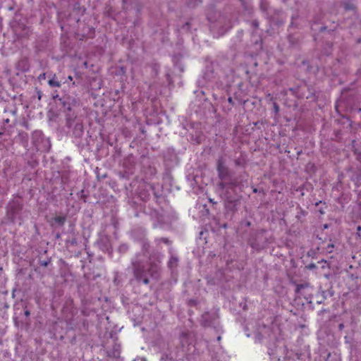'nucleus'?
I'll return each instance as SVG.
<instances>
[{
  "instance_id": "6e6552de",
  "label": "nucleus",
  "mask_w": 361,
  "mask_h": 361,
  "mask_svg": "<svg viewBox=\"0 0 361 361\" xmlns=\"http://www.w3.org/2000/svg\"><path fill=\"white\" fill-rule=\"evenodd\" d=\"M128 250L129 246L126 243L120 245L118 248V252L121 253H126Z\"/></svg>"
},
{
  "instance_id": "20e7f679",
  "label": "nucleus",
  "mask_w": 361,
  "mask_h": 361,
  "mask_svg": "<svg viewBox=\"0 0 361 361\" xmlns=\"http://www.w3.org/2000/svg\"><path fill=\"white\" fill-rule=\"evenodd\" d=\"M22 209V204L18 202H11L8 207V216L14 221L16 215Z\"/></svg>"
},
{
  "instance_id": "423d86ee",
  "label": "nucleus",
  "mask_w": 361,
  "mask_h": 361,
  "mask_svg": "<svg viewBox=\"0 0 361 361\" xmlns=\"http://www.w3.org/2000/svg\"><path fill=\"white\" fill-rule=\"evenodd\" d=\"M54 221L58 226H61L66 222V217L65 216H57L54 218Z\"/></svg>"
},
{
  "instance_id": "4468645a",
  "label": "nucleus",
  "mask_w": 361,
  "mask_h": 361,
  "mask_svg": "<svg viewBox=\"0 0 361 361\" xmlns=\"http://www.w3.org/2000/svg\"><path fill=\"white\" fill-rule=\"evenodd\" d=\"M332 248H334V245L333 244H330L327 246L326 247V250L329 252H332Z\"/></svg>"
},
{
  "instance_id": "0eeeda50",
  "label": "nucleus",
  "mask_w": 361,
  "mask_h": 361,
  "mask_svg": "<svg viewBox=\"0 0 361 361\" xmlns=\"http://www.w3.org/2000/svg\"><path fill=\"white\" fill-rule=\"evenodd\" d=\"M48 84L51 87H61V82L59 80H56L55 75H54V77L51 79L49 80Z\"/></svg>"
},
{
  "instance_id": "393cba45",
  "label": "nucleus",
  "mask_w": 361,
  "mask_h": 361,
  "mask_svg": "<svg viewBox=\"0 0 361 361\" xmlns=\"http://www.w3.org/2000/svg\"><path fill=\"white\" fill-rule=\"evenodd\" d=\"M351 7L345 6V9H350Z\"/></svg>"
},
{
  "instance_id": "2f4dec72",
  "label": "nucleus",
  "mask_w": 361,
  "mask_h": 361,
  "mask_svg": "<svg viewBox=\"0 0 361 361\" xmlns=\"http://www.w3.org/2000/svg\"><path fill=\"white\" fill-rule=\"evenodd\" d=\"M140 361H146L145 360H140Z\"/></svg>"
},
{
  "instance_id": "cd10ccee",
  "label": "nucleus",
  "mask_w": 361,
  "mask_h": 361,
  "mask_svg": "<svg viewBox=\"0 0 361 361\" xmlns=\"http://www.w3.org/2000/svg\"><path fill=\"white\" fill-rule=\"evenodd\" d=\"M253 192H257V189H254V190H253Z\"/></svg>"
},
{
  "instance_id": "c756f323",
  "label": "nucleus",
  "mask_w": 361,
  "mask_h": 361,
  "mask_svg": "<svg viewBox=\"0 0 361 361\" xmlns=\"http://www.w3.org/2000/svg\"><path fill=\"white\" fill-rule=\"evenodd\" d=\"M250 222H247V226H250Z\"/></svg>"
},
{
  "instance_id": "7c9ffc66",
  "label": "nucleus",
  "mask_w": 361,
  "mask_h": 361,
  "mask_svg": "<svg viewBox=\"0 0 361 361\" xmlns=\"http://www.w3.org/2000/svg\"><path fill=\"white\" fill-rule=\"evenodd\" d=\"M284 361H292V360H290V359H288V360H285Z\"/></svg>"
},
{
  "instance_id": "7ed1b4c3",
  "label": "nucleus",
  "mask_w": 361,
  "mask_h": 361,
  "mask_svg": "<svg viewBox=\"0 0 361 361\" xmlns=\"http://www.w3.org/2000/svg\"><path fill=\"white\" fill-rule=\"evenodd\" d=\"M229 181L235 182V184L233 185V187H226L225 188L218 189L221 191V196L226 202V207L233 209L239 200L236 189L239 186L240 183L237 178H230Z\"/></svg>"
},
{
  "instance_id": "ddd939ff",
  "label": "nucleus",
  "mask_w": 361,
  "mask_h": 361,
  "mask_svg": "<svg viewBox=\"0 0 361 361\" xmlns=\"http://www.w3.org/2000/svg\"><path fill=\"white\" fill-rule=\"evenodd\" d=\"M230 28V26H228L226 28H222L221 30L218 32L219 35H224L228 29Z\"/></svg>"
},
{
  "instance_id": "412c9836",
  "label": "nucleus",
  "mask_w": 361,
  "mask_h": 361,
  "mask_svg": "<svg viewBox=\"0 0 361 361\" xmlns=\"http://www.w3.org/2000/svg\"><path fill=\"white\" fill-rule=\"evenodd\" d=\"M59 101L61 102V104L65 106V102H62V99H59Z\"/></svg>"
},
{
  "instance_id": "f257e3e1",
  "label": "nucleus",
  "mask_w": 361,
  "mask_h": 361,
  "mask_svg": "<svg viewBox=\"0 0 361 361\" xmlns=\"http://www.w3.org/2000/svg\"><path fill=\"white\" fill-rule=\"evenodd\" d=\"M142 252L135 255L131 260L133 274L137 281H142L145 284L149 283V277L157 279L160 271L158 263L149 262L147 266L145 265L147 259L149 258V243L147 240L143 239L140 241Z\"/></svg>"
},
{
  "instance_id": "9d476101",
  "label": "nucleus",
  "mask_w": 361,
  "mask_h": 361,
  "mask_svg": "<svg viewBox=\"0 0 361 361\" xmlns=\"http://www.w3.org/2000/svg\"><path fill=\"white\" fill-rule=\"evenodd\" d=\"M49 263H50V260L49 259V260H46V261L44 260V261H40L39 262V264L42 267H47L49 264Z\"/></svg>"
},
{
  "instance_id": "4be33fe9",
  "label": "nucleus",
  "mask_w": 361,
  "mask_h": 361,
  "mask_svg": "<svg viewBox=\"0 0 361 361\" xmlns=\"http://www.w3.org/2000/svg\"><path fill=\"white\" fill-rule=\"evenodd\" d=\"M4 122H5V123H9V119H8V118H7V119H5V120H4Z\"/></svg>"
},
{
  "instance_id": "5701e85b",
  "label": "nucleus",
  "mask_w": 361,
  "mask_h": 361,
  "mask_svg": "<svg viewBox=\"0 0 361 361\" xmlns=\"http://www.w3.org/2000/svg\"><path fill=\"white\" fill-rule=\"evenodd\" d=\"M68 80H73L72 76H68Z\"/></svg>"
},
{
  "instance_id": "6ab92c4d",
  "label": "nucleus",
  "mask_w": 361,
  "mask_h": 361,
  "mask_svg": "<svg viewBox=\"0 0 361 361\" xmlns=\"http://www.w3.org/2000/svg\"><path fill=\"white\" fill-rule=\"evenodd\" d=\"M343 328H344V325H343V324H340L338 325V329H339V330H342Z\"/></svg>"
},
{
  "instance_id": "bb28decb",
  "label": "nucleus",
  "mask_w": 361,
  "mask_h": 361,
  "mask_svg": "<svg viewBox=\"0 0 361 361\" xmlns=\"http://www.w3.org/2000/svg\"><path fill=\"white\" fill-rule=\"evenodd\" d=\"M67 109H68V110H71V107H70V106H68L67 107Z\"/></svg>"
},
{
  "instance_id": "f8f14e48",
  "label": "nucleus",
  "mask_w": 361,
  "mask_h": 361,
  "mask_svg": "<svg viewBox=\"0 0 361 361\" xmlns=\"http://www.w3.org/2000/svg\"><path fill=\"white\" fill-rule=\"evenodd\" d=\"M177 261L176 257H171L169 262V266L171 267L173 264H176Z\"/></svg>"
},
{
  "instance_id": "c85d7f7f",
  "label": "nucleus",
  "mask_w": 361,
  "mask_h": 361,
  "mask_svg": "<svg viewBox=\"0 0 361 361\" xmlns=\"http://www.w3.org/2000/svg\"><path fill=\"white\" fill-rule=\"evenodd\" d=\"M315 267L314 264L310 265V267Z\"/></svg>"
},
{
  "instance_id": "9b49d317",
  "label": "nucleus",
  "mask_w": 361,
  "mask_h": 361,
  "mask_svg": "<svg viewBox=\"0 0 361 361\" xmlns=\"http://www.w3.org/2000/svg\"><path fill=\"white\" fill-rule=\"evenodd\" d=\"M220 23H212V24L210 25L211 30H212V31H214L215 30H216V29L219 27V25Z\"/></svg>"
},
{
  "instance_id": "b1692460",
  "label": "nucleus",
  "mask_w": 361,
  "mask_h": 361,
  "mask_svg": "<svg viewBox=\"0 0 361 361\" xmlns=\"http://www.w3.org/2000/svg\"><path fill=\"white\" fill-rule=\"evenodd\" d=\"M228 102H232V99H231V97H230V98H228Z\"/></svg>"
},
{
  "instance_id": "39448f33",
  "label": "nucleus",
  "mask_w": 361,
  "mask_h": 361,
  "mask_svg": "<svg viewBox=\"0 0 361 361\" xmlns=\"http://www.w3.org/2000/svg\"><path fill=\"white\" fill-rule=\"evenodd\" d=\"M83 133V126L81 123H76L74 127L73 133L75 137H80Z\"/></svg>"
},
{
  "instance_id": "a211bd4d",
  "label": "nucleus",
  "mask_w": 361,
  "mask_h": 361,
  "mask_svg": "<svg viewBox=\"0 0 361 361\" xmlns=\"http://www.w3.org/2000/svg\"><path fill=\"white\" fill-rule=\"evenodd\" d=\"M45 77H46V74L45 73H42V74L39 75V80L45 79Z\"/></svg>"
},
{
  "instance_id": "1a4fd4ad",
  "label": "nucleus",
  "mask_w": 361,
  "mask_h": 361,
  "mask_svg": "<svg viewBox=\"0 0 361 361\" xmlns=\"http://www.w3.org/2000/svg\"><path fill=\"white\" fill-rule=\"evenodd\" d=\"M156 243L159 245L160 243H164L165 244H169L170 243V241L168 238H157L155 240Z\"/></svg>"
},
{
  "instance_id": "a878e982",
  "label": "nucleus",
  "mask_w": 361,
  "mask_h": 361,
  "mask_svg": "<svg viewBox=\"0 0 361 361\" xmlns=\"http://www.w3.org/2000/svg\"><path fill=\"white\" fill-rule=\"evenodd\" d=\"M217 339H218V341H220L221 340V336H218Z\"/></svg>"
},
{
  "instance_id": "f3484780",
  "label": "nucleus",
  "mask_w": 361,
  "mask_h": 361,
  "mask_svg": "<svg viewBox=\"0 0 361 361\" xmlns=\"http://www.w3.org/2000/svg\"><path fill=\"white\" fill-rule=\"evenodd\" d=\"M274 108L275 112L278 113L279 108V106L276 103L274 104Z\"/></svg>"
},
{
  "instance_id": "aec40b11",
  "label": "nucleus",
  "mask_w": 361,
  "mask_h": 361,
  "mask_svg": "<svg viewBox=\"0 0 361 361\" xmlns=\"http://www.w3.org/2000/svg\"><path fill=\"white\" fill-rule=\"evenodd\" d=\"M30 314V311H29V310H25V315L26 317H28Z\"/></svg>"
},
{
  "instance_id": "2eb2a0df",
  "label": "nucleus",
  "mask_w": 361,
  "mask_h": 361,
  "mask_svg": "<svg viewBox=\"0 0 361 361\" xmlns=\"http://www.w3.org/2000/svg\"><path fill=\"white\" fill-rule=\"evenodd\" d=\"M252 25L255 27H257L259 26V23L257 20H255L252 22Z\"/></svg>"
},
{
  "instance_id": "f03ea898",
  "label": "nucleus",
  "mask_w": 361,
  "mask_h": 361,
  "mask_svg": "<svg viewBox=\"0 0 361 361\" xmlns=\"http://www.w3.org/2000/svg\"><path fill=\"white\" fill-rule=\"evenodd\" d=\"M216 171L220 181L217 183L218 188H232L235 184L233 181H229L230 178H234L231 175V171L226 165V159L221 156L216 161Z\"/></svg>"
},
{
  "instance_id": "dca6fc26",
  "label": "nucleus",
  "mask_w": 361,
  "mask_h": 361,
  "mask_svg": "<svg viewBox=\"0 0 361 361\" xmlns=\"http://www.w3.org/2000/svg\"><path fill=\"white\" fill-rule=\"evenodd\" d=\"M304 287H305V286L302 284L298 285L296 287V291L299 292L300 290V289L303 288Z\"/></svg>"
}]
</instances>
